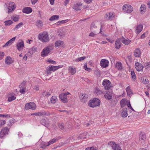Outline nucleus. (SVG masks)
<instances>
[{
  "label": "nucleus",
  "mask_w": 150,
  "mask_h": 150,
  "mask_svg": "<svg viewBox=\"0 0 150 150\" xmlns=\"http://www.w3.org/2000/svg\"><path fill=\"white\" fill-rule=\"evenodd\" d=\"M100 100L97 98H95L90 100L88 102V105L91 108L99 106L100 105Z\"/></svg>",
  "instance_id": "nucleus-1"
},
{
  "label": "nucleus",
  "mask_w": 150,
  "mask_h": 150,
  "mask_svg": "<svg viewBox=\"0 0 150 150\" xmlns=\"http://www.w3.org/2000/svg\"><path fill=\"white\" fill-rule=\"evenodd\" d=\"M53 45H49L45 47L43 50L41 54V56L45 57L50 53L51 51L53 50Z\"/></svg>",
  "instance_id": "nucleus-2"
},
{
  "label": "nucleus",
  "mask_w": 150,
  "mask_h": 150,
  "mask_svg": "<svg viewBox=\"0 0 150 150\" xmlns=\"http://www.w3.org/2000/svg\"><path fill=\"white\" fill-rule=\"evenodd\" d=\"M38 38L39 40L43 42H47L49 40L48 35L47 32H44L42 34H39Z\"/></svg>",
  "instance_id": "nucleus-3"
},
{
  "label": "nucleus",
  "mask_w": 150,
  "mask_h": 150,
  "mask_svg": "<svg viewBox=\"0 0 150 150\" xmlns=\"http://www.w3.org/2000/svg\"><path fill=\"white\" fill-rule=\"evenodd\" d=\"M4 6L8 9L9 12L13 11L16 8L15 4L13 2H7L5 4Z\"/></svg>",
  "instance_id": "nucleus-4"
},
{
  "label": "nucleus",
  "mask_w": 150,
  "mask_h": 150,
  "mask_svg": "<svg viewBox=\"0 0 150 150\" xmlns=\"http://www.w3.org/2000/svg\"><path fill=\"white\" fill-rule=\"evenodd\" d=\"M111 84V82L108 79L104 80L102 82V85L104 87L105 89L106 90H108L110 89L112 86Z\"/></svg>",
  "instance_id": "nucleus-5"
},
{
  "label": "nucleus",
  "mask_w": 150,
  "mask_h": 150,
  "mask_svg": "<svg viewBox=\"0 0 150 150\" xmlns=\"http://www.w3.org/2000/svg\"><path fill=\"white\" fill-rule=\"evenodd\" d=\"M36 108V105L33 102L27 103L25 106V108L26 110L31 109L32 110H35Z\"/></svg>",
  "instance_id": "nucleus-6"
},
{
  "label": "nucleus",
  "mask_w": 150,
  "mask_h": 150,
  "mask_svg": "<svg viewBox=\"0 0 150 150\" xmlns=\"http://www.w3.org/2000/svg\"><path fill=\"white\" fill-rule=\"evenodd\" d=\"M108 144L111 146L113 150H122L119 145L115 142H110L108 143Z\"/></svg>",
  "instance_id": "nucleus-7"
},
{
  "label": "nucleus",
  "mask_w": 150,
  "mask_h": 150,
  "mask_svg": "<svg viewBox=\"0 0 150 150\" xmlns=\"http://www.w3.org/2000/svg\"><path fill=\"white\" fill-rule=\"evenodd\" d=\"M16 48L19 51H22L24 47L23 41L21 39L19 40L16 45Z\"/></svg>",
  "instance_id": "nucleus-8"
},
{
  "label": "nucleus",
  "mask_w": 150,
  "mask_h": 150,
  "mask_svg": "<svg viewBox=\"0 0 150 150\" xmlns=\"http://www.w3.org/2000/svg\"><path fill=\"white\" fill-rule=\"evenodd\" d=\"M122 10L124 12L129 13L132 11L133 8L130 5L125 4L123 6Z\"/></svg>",
  "instance_id": "nucleus-9"
},
{
  "label": "nucleus",
  "mask_w": 150,
  "mask_h": 150,
  "mask_svg": "<svg viewBox=\"0 0 150 150\" xmlns=\"http://www.w3.org/2000/svg\"><path fill=\"white\" fill-rule=\"evenodd\" d=\"M139 136V140L140 143L143 144L146 140V135L144 133L141 132L140 133Z\"/></svg>",
  "instance_id": "nucleus-10"
},
{
  "label": "nucleus",
  "mask_w": 150,
  "mask_h": 150,
  "mask_svg": "<svg viewBox=\"0 0 150 150\" xmlns=\"http://www.w3.org/2000/svg\"><path fill=\"white\" fill-rule=\"evenodd\" d=\"M115 15L112 12L107 13L104 16L105 18L107 20H112L114 17Z\"/></svg>",
  "instance_id": "nucleus-11"
},
{
  "label": "nucleus",
  "mask_w": 150,
  "mask_h": 150,
  "mask_svg": "<svg viewBox=\"0 0 150 150\" xmlns=\"http://www.w3.org/2000/svg\"><path fill=\"white\" fill-rule=\"evenodd\" d=\"M9 131V129L7 127L3 128L0 132V137L1 138L3 137L6 134H8Z\"/></svg>",
  "instance_id": "nucleus-12"
},
{
  "label": "nucleus",
  "mask_w": 150,
  "mask_h": 150,
  "mask_svg": "<svg viewBox=\"0 0 150 150\" xmlns=\"http://www.w3.org/2000/svg\"><path fill=\"white\" fill-rule=\"evenodd\" d=\"M59 97L61 101L64 103H67L68 102L67 98V96L66 94L64 93L60 94L59 96Z\"/></svg>",
  "instance_id": "nucleus-13"
},
{
  "label": "nucleus",
  "mask_w": 150,
  "mask_h": 150,
  "mask_svg": "<svg viewBox=\"0 0 150 150\" xmlns=\"http://www.w3.org/2000/svg\"><path fill=\"white\" fill-rule=\"evenodd\" d=\"M101 66L103 68H105L108 66V61L105 59H102L100 62Z\"/></svg>",
  "instance_id": "nucleus-14"
},
{
  "label": "nucleus",
  "mask_w": 150,
  "mask_h": 150,
  "mask_svg": "<svg viewBox=\"0 0 150 150\" xmlns=\"http://www.w3.org/2000/svg\"><path fill=\"white\" fill-rule=\"evenodd\" d=\"M135 66L136 70L138 71H142L144 67L139 62H137L135 63Z\"/></svg>",
  "instance_id": "nucleus-15"
},
{
  "label": "nucleus",
  "mask_w": 150,
  "mask_h": 150,
  "mask_svg": "<svg viewBox=\"0 0 150 150\" xmlns=\"http://www.w3.org/2000/svg\"><path fill=\"white\" fill-rule=\"evenodd\" d=\"M121 40L120 38H117L115 42V48L116 49H119L121 45Z\"/></svg>",
  "instance_id": "nucleus-16"
},
{
  "label": "nucleus",
  "mask_w": 150,
  "mask_h": 150,
  "mask_svg": "<svg viewBox=\"0 0 150 150\" xmlns=\"http://www.w3.org/2000/svg\"><path fill=\"white\" fill-rule=\"evenodd\" d=\"M16 38V37H15L5 43V44L3 46V47H6L7 46L11 45L15 41Z\"/></svg>",
  "instance_id": "nucleus-17"
},
{
  "label": "nucleus",
  "mask_w": 150,
  "mask_h": 150,
  "mask_svg": "<svg viewBox=\"0 0 150 150\" xmlns=\"http://www.w3.org/2000/svg\"><path fill=\"white\" fill-rule=\"evenodd\" d=\"M32 8L30 7L24 8L22 10V12L25 13L29 14L31 13L32 11Z\"/></svg>",
  "instance_id": "nucleus-18"
},
{
  "label": "nucleus",
  "mask_w": 150,
  "mask_h": 150,
  "mask_svg": "<svg viewBox=\"0 0 150 150\" xmlns=\"http://www.w3.org/2000/svg\"><path fill=\"white\" fill-rule=\"evenodd\" d=\"M127 107H125L124 108L122 109V111L121 114L122 117H125L127 116Z\"/></svg>",
  "instance_id": "nucleus-19"
},
{
  "label": "nucleus",
  "mask_w": 150,
  "mask_h": 150,
  "mask_svg": "<svg viewBox=\"0 0 150 150\" xmlns=\"http://www.w3.org/2000/svg\"><path fill=\"white\" fill-rule=\"evenodd\" d=\"M99 25V23L96 21L93 22L91 24L90 26V29L93 30L94 29L96 28L98 25Z\"/></svg>",
  "instance_id": "nucleus-20"
},
{
  "label": "nucleus",
  "mask_w": 150,
  "mask_h": 150,
  "mask_svg": "<svg viewBox=\"0 0 150 150\" xmlns=\"http://www.w3.org/2000/svg\"><path fill=\"white\" fill-rule=\"evenodd\" d=\"M143 29V26L141 24H139L136 28L135 32L137 34H138Z\"/></svg>",
  "instance_id": "nucleus-21"
},
{
  "label": "nucleus",
  "mask_w": 150,
  "mask_h": 150,
  "mask_svg": "<svg viewBox=\"0 0 150 150\" xmlns=\"http://www.w3.org/2000/svg\"><path fill=\"white\" fill-rule=\"evenodd\" d=\"M82 5V4L81 3L77 2L74 5L72 8L74 9L76 11L80 10L79 6Z\"/></svg>",
  "instance_id": "nucleus-22"
},
{
  "label": "nucleus",
  "mask_w": 150,
  "mask_h": 150,
  "mask_svg": "<svg viewBox=\"0 0 150 150\" xmlns=\"http://www.w3.org/2000/svg\"><path fill=\"white\" fill-rule=\"evenodd\" d=\"M5 62L6 64H10L13 63V61L11 57L8 56L6 58Z\"/></svg>",
  "instance_id": "nucleus-23"
},
{
  "label": "nucleus",
  "mask_w": 150,
  "mask_h": 150,
  "mask_svg": "<svg viewBox=\"0 0 150 150\" xmlns=\"http://www.w3.org/2000/svg\"><path fill=\"white\" fill-rule=\"evenodd\" d=\"M60 137H58L57 138H54L47 142L48 145L49 146L56 142L57 141L60 139Z\"/></svg>",
  "instance_id": "nucleus-24"
},
{
  "label": "nucleus",
  "mask_w": 150,
  "mask_h": 150,
  "mask_svg": "<svg viewBox=\"0 0 150 150\" xmlns=\"http://www.w3.org/2000/svg\"><path fill=\"white\" fill-rule=\"evenodd\" d=\"M120 39L121 40V41L125 45H128L131 42V40L125 39L123 36Z\"/></svg>",
  "instance_id": "nucleus-25"
},
{
  "label": "nucleus",
  "mask_w": 150,
  "mask_h": 150,
  "mask_svg": "<svg viewBox=\"0 0 150 150\" xmlns=\"http://www.w3.org/2000/svg\"><path fill=\"white\" fill-rule=\"evenodd\" d=\"M50 115V114L49 112L44 111L38 112V116H49Z\"/></svg>",
  "instance_id": "nucleus-26"
},
{
  "label": "nucleus",
  "mask_w": 150,
  "mask_h": 150,
  "mask_svg": "<svg viewBox=\"0 0 150 150\" xmlns=\"http://www.w3.org/2000/svg\"><path fill=\"white\" fill-rule=\"evenodd\" d=\"M115 67L119 70H121L122 68V63L120 62H117L116 63Z\"/></svg>",
  "instance_id": "nucleus-27"
},
{
  "label": "nucleus",
  "mask_w": 150,
  "mask_h": 150,
  "mask_svg": "<svg viewBox=\"0 0 150 150\" xmlns=\"http://www.w3.org/2000/svg\"><path fill=\"white\" fill-rule=\"evenodd\" d=\"M49 67L50 69L52 71H55L60 68H62L61 66L60 67L52 65L49 66Z\"/></svg>",
  "instance_id": "nucleus-28"
},
{
  "label": "nucleus",
  "mask_w": 150,
  "mask_h": 150,
  "mask_svg": "<svg viewBox=\"0 0 150 150\" xmlns=\"http://www.w3.org/2000/svg\"><path fill=\"white\" fill-rule=\"evenodd\" d=\"M105 98L108 100H110L112 98V93L109 92H107V93L105 95Z\"/></svg>",
  "instance_id": "nucleus-29"
},
{
  "label": "nucleus",
  "mask_w": 150,
  "mask_h": 150,
  "mask_svg": "<svg viewBox=\"0 0 150 150\" xmlns=\"http://www.w3.org/2000/svg\"><path fill=\"white\" fill-rule=\"evenodd\" d=\"M120 105L121 108L122 109L124 108L125 107H126V100L125 99L123 98L120 101Z\"/></svg>",
  "instance_id": "nucleus-30"
},
{
  "label": "nucleus",
  "mask_w": 150,
  "mask_h": 150,
  "mask_svg": "<svg viewBox=\"0 0 150 150\" xmlns=\"http://www.w3.org/2000/svg\"><path fill=\"white\" fill-rule=\"evenodd\" d=\"M140 50L137 48L135 50L134 52V56L135 57H139L140 56Z\"/></svg>",
  "instance_id": "nucleus-31"
},
{
  "label": "nucleus",
  "mask_w": 150,
  "mask_h": 150,
  "mask_svg": "<svg viewBox=\"0 0 150 150\" xmlns=\"http://www.w3.org/2000/svg\"><path fill=\"white\" fill-rule=\"evenodd\" d=\"M64 42L60 40L56 42L55 45L56 47H60L63 45Z\"/></svg>",
  "instance_id": "nucleus-32"
},
{
  "label": "nucleus",
  "mask_w": 150,
  "mask_h": 150,
  "mask_svg": "<svg viewBox=\"0 0 150 150\" xmlns=\"http://www.w3.org/2000/svg\"><path fill=\"white\" fill-rule=\"evenodd\" d=\"M37 49V48L36 47H33L29 49V50L28 51V52L32 54L36 52Z\"/></svg>",
  "instance_id": "nucleus-33"
},
{
  "label": "nucleus",
  "mask_w": 150,
  "mask_h": 150,
  "mask_svg": "<svg viewBox=\"0 0 150 150\" xmlns=\"http://www.w3.org/2000/svg\"><path fill=\"white\" fill-rule=\"evenodd\" d=\"M140 11L141 14H143L146 11V6L144 4H142L140 8Z\"/></svg>",
  "instance_id": "nucleus-34"
},
{
  "label": "nucleus",
  "mask_w": 150,
  "mask_h": 150,
  "mask_svg": "<svg viewBox=\"0 0 150 150\" xmlns=\"http://www.w3.org/2000/svg\"><path fill=\"white\" fill-rule=\"evenodd\" d=\"M36 25L38 27L40 28L43 25V23L41 20H39L36 22Z\"/></svg>",
  "instance_id": "nucleus-35"
},
{
  "label": "nucleus",
  "mask_w": 150,
  "mask_h": 150,
  "mask_svg": "<svg viewBox=\"0 0 150 150\" xmlns=\"http://www.w3.org/2000/svg\"><path fill=\"white\" fill-rule=\"evenodd\" d=\"M41 124L45 127H47L49 125V123L45 119H42L41 121Z\"/></svg>",
  "instance_id": "nucleus-36"
},
{
  "label": "nucleus",
  "mask_w": 150,
  "mask_h": 150,
  "mask_svg": "<svg viewBox=\"0 0 150 150\" xmlns=\"http://www.w3.org/2000/svg\"><path fill=\"white\" fill-rule=\"evenodd\" d=\"M69 72H70L72 75L74 74L76 72L75 68L71 67H70L69 68Z\"/></svg>",
  "instance_id": "nucleus-37"
},
{
  "label": "nucleus",
  "mask_w": 150,
  "mask_h": 150,
  "mask_svg": "<svg viewBox=\"0 0 150 150\" xmlns=\"http://www.w3.org/2000/svg\"><path fill=\"white\" fill-rule=\"evenodd\" d=\"M40 147L43 149H45L47 146H49L47 142H42L40 145Z\"/></svg>",
  "instance_id": "nucleus-38"
},
{
  "label": "nucleus",
  "mask_w": 150,
  "mask_h": 150,
  "mask_svg": "<svg viewBox=\"0 0 150 150\" xmlns=\"http://www.w3.org/2000/svg\"><path fill=\"white\" fill-rule=\"evenodd\" d=\"M59 18V16L58 15H53L49 19V20L52 21L55 20H57Z\"/></svg>",
  "instance_id": "nucleus-39"
},
{
  "label": "nucleus",
  "mask_w": 150,
  "mask_h": 150,
  "mask_svg": "<svg viewBox=\"0 0 150 150\" xmlns=\"http://www.w3.org/2000/svg\"><path fill=\"white\" fill-rule=\"evenodd\" d=\"M126 91L127 93V95L128 96H129L132 93V91L129 86H128L126 88Z\"/></svg>",
  "instance_id": "nucleus-40"
},
{
  "label": "nucleus",
  "mask_w": 150,
  "mask_h": 150,
  "mask_svg": "<svg viewBox=\"0 0 150 150\" xmlns=\"http://www.w3.org/2000/svg\"><path fill=\"white\" fill-rule=\"evenodd\" d=\"M68 21H69V20L68 19H66V20H64L59 21L58 22L56 23H55V24L57 25H59L60 24H63V23H67V22H68Z\"/></svg>",
  "instance_id": "nucleus-41"
},
{
  "label": "nucleus",
  "mask_w": 150,
  "mask_h": 150,
  "mask_svg": "<svg viewBox=\"0 0 150 150\" xmlns=\"http://www.w3.org/2000/svg\"><path fill=\"white\" fill-rule=\"evenodd\" d=\"M13 22L11 20L6 21L4 22L5 25L6 26L9 25L13 23Z\"/></svg>",
  "instance_id": "nucleus-42"
},
{
  "label": "nucleus",
  "mask_w": 150,
  "mask_h": 150,
  "mask_svg": "<svg viewBox=\"0 0 150 150\" xmlns=\"http://www.w3.org/2000/svg\"><path fill=\"white\" fill-rule=\"evenodd\" d=\"M57 98L56 96H52L50 100L51 102L52 103H55L57 100Z\"/></svg>",
  "instance_id": "nucleus-43"
},
{
  "label": "nucleus",
  "mask_w": 150,
  "mask_h": 150,
  "mask_svg": "<svg viewBox=\"0 0 150 150\" xmlns=\"http://www.w3.org/2000/svg\"><path fill=\"white\" fill-rule=\"evenodd\" d=\"M95 92L98 95H101L103 93V92L100 90L98 88H96Z\"/></svg>",
  "instance_id": "nucleus-44"
},
{
  "label": "nucleus",
  "mask_w": 150,
  "mask_h": 150,
  "mask_svg": "<svg viewBox=\"0 0 150 150\" xmlns=\"http://www.w3.org/2000/svg\"><path fill=\"white\" fill-rule=\"evenodd\" d=\"M16 99V97L12 95L11 96L9 97L8 98V101L9 102H11L14 100Z\"/></svg>",
  "instance_id": "nucleus-45"
},
{
  "label": "nucleus",
  "mask_w": 150,
  "mask_h": 150,
  "mask_svg": "<svg viewBox=\"0 0 150 150\" xmlns=\"http://www.w3.org/2000/svg\"><path fill=\"white\" fill-rule=\"evenodd\" d=\"M131 76L132 78L134 81L136 79V75L134 72V71H131Z\"/></svg>",
  "instance_id": "nucleus-46"
},
{
  "label": "nucleus",
  "mask_w": 150,
  "mask_h": 150,
  "mask_svg": "<svg viewBox=\"0 0 150 150\" xmlns=\"http://www.w3.org/2000/svg\"><path fill=\"white\" fill-rule=\"evenodd\" d=\"M16 121L15 120L12 118L9 121V123L8 124V125L9 126H11L12 124L14 123Z\"/></svg>",
  "instance_id": "nucleus-47"
},
{
  "label": "nucleus",
  "mask_w": 150,
  "mask_h": 150,
  "mask_svg": "<svg viewBox=\"0 0 150 150\" xmlns=\"http://www.w3.org/2000/svg\"><path fill=\"white\" fill-rule=\"evenodd\" d=\"M84 95L83 93H81L80 94L79 96V98L81 102H84Z\"/></svg>",
  "instance_id": "nucleus-48"
},
{
  "label": "nucleus",
  "mask_w": 150,
  "mask_h": 150,
  "mask_svg": "<svg viewBox=\"0 0 150 150\" xmlns=\"http://www.w3.org/2000/svg\"><path fill=\"white\" fill-rule=\"evenodd\" d=\"M95 73L97 76L99 77L101 75L100 71L99 70L96 69L95 71Z\"/></svg>",
  "instance_id": "nucleus-49"
},
{
  "label": "nucleus",
  "mask_w": 150,
  "mask_h": 150,
  "mask_svg": "<svg viewBox=\"0 0 150 150\" xmlns=\"http://www.w3.org/2000/svg\"><path fill=\"white\" fill-rule=\"evenodd\" d=\"M85 82H86L88 84V85H86V88H88L89 87V85L90 84V81L87 78H85Z\"/></svg>",
  "instance_id": "nucleus-50"
},
{
  "label": "nucleus",
  "mask_w": 150,
  "mask_h": 150,
  "mask_svg": "<svg viewBox=\"0 0 150 150\" xmlns=\"http://www.w3.org/2000/svg\"><path fill=\"white\" fill-rule=\"evenodd\" d=\"M19 17L18 16H13L12 17V19L15 22L17 21H18Z\"/></svg>",
  "instance_id": "nucleus-51"
},
{
  "label": "nucleus",
  "mask_w": 150,
  "mask_h": 150,
  "mask_svg": "<svg viewBox=\"0 0 150 150\" xmlns=\"http://www.w3.org/2000/svg\"><path fill=\"white\" fill-rule=\"evenodd\" d=\"M26 82L25 81H23L20 85V88H25V86Z\"/></svg>",
  "instance_id": "nucleus-52"
},
{
  "label": "nucleus",
  "mask_w": 150,
  "mask_h": 150,
  "mask_svg": "<svg viewBox=\"0 0 150 150\" xmlns=\"http://www.w3.org/2000/svg\"><path fill=\"white\" fill-rule=\"evenodd\" d=\"M58 126L59 128L62 129L64 128V124L63 123H59L58 124Z\"/></svg>",
  "instance_id": "nucleus-53"
},
{
  "label": "nucleus",
  "mask_w": 150,
  "mask_h": 150,
  "mask_svg": "<svg viewBox=\"0 0 150 150\" xmlns=\"http://www.w3.org/2000/svg\"><path fill=\"white\" fill-rule=\"evenodd\" d=\"M23 25V23L22 22H21L19 23V24H17L15 27V29H17L19 28H20L22 25Z\"/></svg>",
  "instance_id": "nucleus-54"
},
{
  "label": "nucleus",
  "mask_w": 150,
  "mask_h": 150,
  "mask_svg": "<svg viewBox=\"0 0 150 150\" xmlns=\"http://www.w3.org/2000/svg\"><path fill=\"white\" fill-rule=\"evenodd\" d=\"M85 70L90 72L92 70V69L90 68H88L87 64H85Z\"/></svg>",
  "instance_id": "nucleus-55"
},
{
  "label": "nucleus",
  "mask_w": 150,
  "mask_h": 150,
  "mask_svg": "<svg viewBox=\"0 0 150 150\" xmlns=\"http://www.w3.org/2000/svg\"><path fill=\"white\" fill-rule=\"evenodd\" d=\"M84 59V57H79L77 59H75V61L76 62H79L80 61H82Z\"/></svg>",
  "instance_id": "nucleus-56"
},
{
  "label": "nucleus",
  "mask_w": 150,
  "mask_h": 150,
  "mask_svg": "<svg viewBox=\"0 0 150 150\" xmlns=\"http://www.w3.org/2000/svg\"><path fill=\"white\" fill-rule=\"evenodd\" d=\"M86 150H96V148L92 146L86 148Z\"/></svg>",
  "instance_id": "nucleus-57"
},
{
  "label": "nucleus",
  "mask_w": 150,
  "mask_h": 150,
  "mask_svg": "<svg viewBox=\"0 0 150 150\" xmlns=\"http://www.w3.org/2000/svg\"><path fill=\"white\" fill-rule=\"evenodd\" d=\"M46 72L47 74V75L50 74L51 73V71H52L49 69V67H48L46 69Z\"/></svg>",
  "instance_id": "nucleus-58"
},
{
  "label": "nucleus",
  "mask_w": 150,
  "mask_h": 150,
  "mask_svg": "<svg viewBox=\"0 0 150 150\" xmlns=\"http://www.w3.org/2000/svg\"><path fill=\"white\" fill-rule=\"evenodd\" d=\"M47 62L51 64H56V63L55 61L51 59H48L47 61Z\"/></svg>",
  "instance_id": "nucleus-59"
},
{
  "label": "nucleus",
  "mask_w": 150,
  "mask_h": 150,
  "mask_svg": "<svg viewBox=\"0 0 150 150\" xmlns=\"http://www.w3.org/2000/svg\"><path fill=\"white\" fill-rule=\"evenodd\" d=\"M145 67L146 69H147L150 67V62L145 63Z\"/></svg>",
  "instance_id": "nucleus-60"
},
{
  "label": "nucleus",
  "mask_w": 150,
  "mask_h": 150,
  "mask_svg": "<svg viewBox=\"0 0 150 150\" xmlns=\"http://www.w3.org/2000/svg\"><path fill=\"white\" fill-rule=\"evenodd\" d=\"M43 95L45 96L48 97L50 95V93L49 92H43Z\"/></svg>",
  "instance_id": "nucleus-61"
},
{
  "label": "nucleus",
  "mask_w": 150,
  "mask_h": 150,
  "mask_svg": "<svg viewBox=\"0 0 150 150\" xmlns=\"http://www.w3.org/2000/svg\"><path fill=\"white\" fill-rule=\"evenodd\" d=\"M4 54V52H0V60L2 59L3 58Z\"/></svg>",
  "instance_id": "nucleus-62"
},
{
  "label": "nucleus",
  "mask_w": 150,
  "mask_h": 150,
  "mask_svg": "<svg viewBox=\"0 0 150 150\" xmlns=\"http://www.w3.org/2000/svg\"><path fill=\"white\" fill-rule=\"evenodd\" d=\"M10 115H2L1 114H0V117H9Z\"/></svg>",
  "instance_id": "nucleus-63"
},
{
  "label": "nucleus",
  "mask_w": 150,
  "mask_h": 150,
  "mask_svg": "<svg viewBox=\"0 0 150 150\" xmlns=\"http://www.w3.org/2000/svg\"><path fill=\"white\" fill-rule=\"evenodd\" d=\"M25 88H22L20 90V92L22 94H24L25 93Z\"/></svg>",
  "instance_id": "nucleus-64"
}]
</instances>
